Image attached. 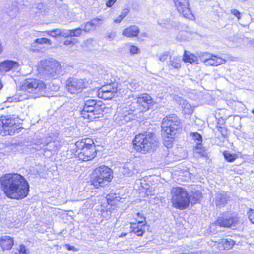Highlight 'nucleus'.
Here are the masks:
<instances>
[{"label": "nucleus", "instance_id": "1", "mask_svg": "<svg viewBox=\"0 0 254 254\" xmlns=\"http://www.w3.org/2000/svg\"><path fill=\"white\" fill-rule=\"evenodd\" d=\"M1 188L7 197L20 200L29 192V185L25 178L17 173L6 174L0 178Z\"/></svg>", "mask_w": 254, "mask_h": 254}, {"label": "nucleus", "instance_id": "2", "mask_svg": "<svg viewBox=\"0 0 254 254\" xmlns=\"http://www.w3.org/2000/svg\"><path fill=\"white\" fill-rule=\"evenodd\" d=\"M152 103V99L147 94H142L133 102H128L121 112L119 117L121 123L124 124L133 120L135 117L133 112L136 110L142 112L147 111Z\"/></svg>", "mask_w": 254, "mask_h": 254}, {"label": "nucleus", "instance_id": "3", "mask_svg": "<svg viewBox=\"0 0 254 254\" xmlns=\"http://www.w3.org/2000/svg\"><path fill=\"white\" fill-rule=\"evenodd\" d=\"M161 127L162 135L169 139H172L182 130L181 120L175 114H170L163 119Z\"/></svg>", "mask_w": 254, "mask_h": 254}, {"label": "nucleus", "instance_id": "4", "mask_svg": "<svg viewBox=\"0 0 254 254\" xmlns=\"http://www.w3.org/2000/svg\"><path fill=\"white\" fill-rule=\"evenodd\" d=\"M75 145L76 150L75 155L80 160L87 161L93 159L96 155L95 146L92 140L85 138L77 141Z\"/></svg>", "mask_w": 254, "mask_h": 254}, {"label": "nucleus", "instance_id": "5", "mask_svg": "<svg viewBox=\"0 0 254 254\" xmlns=\"http://www.w3.org/2000/svg\"><path fill=\"white\" fill-rule=\"evenodd\" d=\"M41 64L42 67L39 69L40 76L45 80L56 78L59 75L64 74L62 67L57 61L46 60Z\"/></svg>", "mask_w": 254, "mask_h": 254}, {"label": "nucleus", "instance_id": "6", "mask_svg": "<svg viewBox=\"0 0 254 254\" xmlns=\"http://www.w3.org/2000/svg\"><path fill=\"white\" fill-rule=\"evenodd\" d=\"M113 171L105 165L100 166L94 170L91 176L92 184L96 188L103 187L111 181Z\"/></svg>", "mask_w": 254, "mask_h": 254}, {"label": "nucleus", "instance_id": "7", "mask_svg": "<svg viewBox=\"0 0 254 254\" xmlns=\"http://www.w3.org/2000/svg\"><path fill=\"white\" fill-rule=\"evenodd\" d=\"M152 133H141L136 135L133 141L134 149L139 152L145 153L156 146V142Z\"/></svg>", "mask_w": 254, "mask_h": 254}, {"label": "nucleus", "instance_id": "8", "mask_svg": "<svg viewBox=\"0 0 254 254\" xmlns=\"http://www.w3.org/2000/svg\"><path fill=\"white\" fill-rule=\"evenodd\" d=\"M105 105L101 101H97L94 99H89L85 101L81 115L84 119L89 121L99 118L98 115L102 112Z\"/></svg>", "mask_w": 254, "mask_h": 254}, {"label": "nucleus", "instance_id": "9", "mask_svg": "<svg viewBox=\"0 0 254 254\" xmlns=\"http://www.w3.org/2000/svg\"><path fill=\"white\" fill-rule=\"evenodd\" d=\"M172 203L174 207L180 210L187 208L190 202L186 190L181 187H174L171 190Z\"/></svg>", "mask_w": 254, "mask_h": 254}, {"label": "nucleus", "instance_id": "10", "mask_svg": "<svg viewBox=\"0 0 254 254\" xmlns=\"http://www.w3.org/2000/svg\"><path fill=\"white\" fill-rule=\"evenodd\" d=\"M18 118L14 116H3L0 117V130L4 131L5 134L12 135L18 133L22 128L18 123Z\"/></svg>", "mask_w": 254, "mask_h": 254}, {"label": "nucleus", "instance_id": "11", "mask_svg": "<svg viewBox=\"0 0 254 254\" xmlns=\"http://www.w3.org/2000/svg\"><path fill=\"white\" fill-rule=\"evenodd\" d=\"M22 88L26 92L33 94L35 98L45 96L47 90L45 84L42 81L36 79L25 80Z\"/></svg>", "mask_w": 254, "mask_h": 254}, {"label": "nucleus", "instance_id": "12", "mask_svg": "<svg viewBox=\"0 0 254 254\" xmlns=\"http://www.w3.org/2000/svg\"><path fill=\"white\" fill-rule=\"evenodd\" d=\"M87 86V82L85 79L70 77L65 82V88L71 94L79 93Z\"/></svg>", "mask_w": 254, "mask_h": 254}, {"label": "nucleus", "instance_id": "13", "mask_svg": "<svg viewBox=\"0 0 254 254\" xmlns=\"http://www.w3.org/2000/svg\"><path fill=\"white\" fill-rule=\"evenodd\" d=\"M174 2L177 11L184 17L191 20L194 18L189 0H174Z\"/></svg>", "mask_w": 254, "mask_h": 254}, {"label": "nucleus", "instance_id": "14", "mask_svg": "<svg viewBox=\"0 0 254 254\" xmlns=\"http://www.w3.org/2000/svg\"><path fill=\"white\" fill-rule=\"evenodd\" d=\"M237 221L236 217L233 216L231 213H227L219 217L215 222L211 224L210 228L213 229L217 226L221 227H230L234 226Z\"/></svg>", "mask_w": 254, "mask_h": 254}, {"label": "nucleus", "instance_id": "15", "mask_svg": "<svg viewBox=\"0 0 254 254\" xmlns=\"http://www.w3.org/2000/svg\"><path fill=\"white\" fill-rule=\"evenodd\" d=\"M20 70V64L16 61L5 60L0 63V71L1 73H4L10 71L18 72Z\"/></svg>", "mask_w": 254, "mask_h": 254}, {"label": "nucleus", "instance_id": "16", "mask_svg": "<svg viewBox=\"0 0 254 254\" xmlns=\"http://www.w3.org/2000/svg\"><path fill=\"white\" fill-rule=\"evenodd\" d=\"M202 60L206 65L210 66H218L224 64L226 62L224 59L220 57L211 55L207 53L203 55Z\"/></svg>", "mask_w": 254, "mask_h": 254}, {"label": "nucleus", "instance_id": "17", "mask_svg": "<svg viewBox=\"0 0 254 254\" xmlns=\"http://www.w3.org/2000/svg\"><path fill=\"white\" fill-rule=\"evenodd\" d=\"M229 199L226 192L222 191L216 193L214 202L216 206L221 208L225 206Z\"/></svg>", "mask_w": 254, "mask_h": 254}, {"label": "nucleus", "instance_id": "18", "mask_svg": "<svg viewBox=\"0 0 254 254\" xmlns=\"http://www.w3.org/2000/svg\"><path fill=\"white\" fill-rule=\"evenodd\" d=\"M145 224H143V221H139L138 223H131L130 228L131 231L138 236H142L145 232Z\"/></svg>", "mask_w": 254, "mask_h": 254}, {"label": "nucleus", "instance_id": "19", "mask_svg": "<svg viewBox=\"0 0 254 254\" xmlns=\"http://www.w3.org/2000/svg\"><path fill=\"white\" fill-rule=\"evenodd\" d=\"M0 245L3 250H8L12 248L14 245V240L12 237L5 235L1 237Z\"/></svg>", "mask_w": 254, "mask_h": 254}, {"label": "nucleus", "instance_id": "20", "mask_svg": "<svg viewBox=\"0 0 254 254\" xmlns=\"http://www.w3.org/2000/svg\"><path fill=\"white\" fill-rule=\"evenodd\" d=\"M139 32V28L136 25H131L124 29L123 35L127 37H135L138 36Z\"/></svg>", "mask_w": 254, "mask_h": 254}, {"label": "nucleus", "instance_id": "21", "mask_svg": "<svg viewBox=\"0 0 254 254\" xmlns=\"http://www.w3.org/2000/svg\"><path fill=\"white\" fill-rule=\"evenodd\" d=\"M36 144H37L38 146H39V149H41L43 148L45 146H47L46 148H44V150H47L49 151H56L57 149V147L55 146V142L53 141H49L47 142L45 141L42 140L41 142H37Z\"/></svg>", "mask_w": 254, "mask_h": 254}, {"label": "nucleus", "instance_id": "22", "mask_svg": "<svg viewBox=\"0 0 254 254\" xmlns=\"http://www.w3.org/2000/svg\"><path fill=\"white\" fill-rule=\"evenodd\" d=\"M115 91H108V90H104L99 89L98 90V96L100 98L104 100L111 99L115 95Z\"/></svg>", "mask_w": 254, "mask_h": 254}, {"label": "nucleus", "instance_id": "23", "mask_svg": "<svg viewBox=\"0 0 254 254\" xmlns=\"http://www.w3.org/2000/svg\"><path fill=\"white\" fill-rule=\"evenodd\" d=\"M234 241L231 239H221L219 240V244L222 245L224 249H230L234 245Z\"/></svg>", "mask_w": 254, "mask_h": 254}, {"label": "nucleus", "instance_id": "24", "mask_svg": "<svg viewBox=\"0 0 254 254\" xmlns=\"http://www.w3.org/2000/svg\"><path fill=\"white\" fill-rule=\"evenodd\" d=\"M193 154L194 157H199L200 156H205L206 152L202 147L201 144H196V146L194 148Z\"/></svg>", "mask_w": 254, "mask_h": 254}, {"label": "nucleus", "instance_id": "25", "mask_svg": "<svg viewBox=\"0 0 254 254\" xmlns=\"http://www.w3.org/2000/svg\"><path fill=\"white\" fill-rule=\"evenodd\" d=\"M134 165L132 163H127L125 165L122 172L126 175L131 176L134 174Z\"/></svg>", "mask_w": 254, "mask_h": 254}, {"label": "nucleus", "instance_id": "26", "mask_svg": "<svg viewBox=\"0 0 254 254\" xmlns=\"http://www.w3.org/2000/svg\"><path fill=\"white\" fill-rule=\"evenodd\" d=\"M181 59L180 57L170 58L169 65H171L173 68L178 69L181 67Z\"/></svg>", "mask_w": 254, "mask_h": 254}, {"label": "nucleus", "instance_id": "27", "mask_svg": "<svg viewBox=\"0 0 254 254\" xmlns=\"http://www.w3.org/2000/svg\"><path fill=\"white\" fill-rule=\"evenodd\" d=\"M202 194L198 190L192 191V194L190 196V202L191 203H196L201 198Z\"/></svg>", "mask_w": 254, "mask_h": 254}, {"label": "nucleus", "instance_id": "28", "mask_svg": "<svg viewBox=\"0 0 254 254\" xmlns=\"http://www.w3.org/2000/svg\"><path fill=\"white\" fill-rule=\"evenodd\" d=\"M182 107L183 109V111L186 114H190L193 111V109L190 104L188 103L185 101H183Z\"/></svg>", "mask_w": 254, "mask_h": 254}, {"label": "nucleus", "instance_id": "29", "mask_svg": "<svg viewBox=\"0 0 254 254\" xmlns=\"http://www.w3.org/2000/svg\"><path fill=\"white\" fill-rule=\"evenodd\" d=\"M223 155L225 159L230 162H233L236 158L235 154H231L229 151H225Z\"/></svg>", "mask_w": 254, "mask_h": 254}, {"label": "nucleus", "instance_id": "30", "mask_svg": "<svg viewBox=\"0 0 254 254\" xmlns=\"http://www.w3.org/2000/svg\"><path fill=\"white\" fill-rule=\"evenodd\" d=\"M183 59L185 62H189L191 64L196 61V58L194 55H188L186 52L185 53Z\"/></svg>", "mask_w": 254, "mask_h": 254}, {"label": "nucleus", "instance_id": "31", "mask_svg": "<svg viewBox=\"0 0 254 254\" xmlns=\"http://www.w3.org/2000/svg\"><path fill=\"white\" fill-rule=\"evenodd\" d=\"M43 33H46L53 37H58L60 36V29H55L53 30L43 32Z\"/></svg>", "mask_w": 254, "mask_h": 254}, {"label": "nucleus", "instance_id": "32", "mask_svg": "<svg viewBox=\"0 0 254 254\" xmlns=\"http://www.w3.org/2000/svg\"><path fill=\"white\" fill-rule=\"evenodd\" d=\"M128 13V10L127 9H125L123 10L120 15L114 20V22L116 23H120L122 19L125 17Z\"/></svg>", "mask_w": 254, "mask_h": 254}, {"label": "nucleus", "instance_id": "33", "mask_svg": "<svg viewBox=\"0 0 254 254\" xmlns=\"http://www.w3.org/2000/svg\"><path fill=\"white\" fill-rule=\"evenodd\" d=\"M81 28L83 31L88 32L94 28V27L92 25L91 21H89L84 23L83 25H82Z\"/></svg>", "mask_w": 254, "mask_h": 254}, {"label": "nucleus", "instance_id": "34", "mask_svg": "<svg viewBox=\"0 0 254 254\" xmlns=\"http://www.w3.org/2000/svg\"><path fill=\"white\" fill-rule=\"evenodd\" d=\"M14 254H27L26 247L24 245H21L14 252Z\"/></svg>", "mask_w": 254, "mask_h": 254}, {"label": "nucleus", "instance_id": "35", "mask_svg": "<svg viewBox=\"0 0 254 254\" xmlns=\"http://www.w3.org/2000/svg\"><path fill=\"white\" fill-rule=\"evenodd\" d=\"M82 31V28L80 27L71 30V37H79L81 35Z\"/></svg>", "mask_w": 254, "mask_h": 254}, {"label": "nucleus", "instance_id": "36", "mask_svg": "<svg viewBox=\"0 0 254 254\" xmlns=\"http://www.w3.org/2000/svg\"><path fill=\"white\" fill-rule=\"evenodd\" d=\"M103 21V18L100 17L94 18L92 19L90 21L92 23L94 28H95L96 26L100 25L102 24Z\"/></svg>", "mask_w": 254, "mask_h": 254}, {"label": "nucleus", "instance_id": "37", "mask_svg": "<svg viewBox=\"0 0 254 254\" xmlns=\"http://www.w3.org/2000/svg\"><path fill=\"white\" fill-rule=\"evenodd\" d=\"M35 42L39 44H51V40L46 38H37L35 40Z\"/></svg>", "mask_w": 254, "mask_h": 254}, {"label": "nucleus", "instance_id": "38", "mask_svg": "<svg viewBox=\"0 0 254 254\" xmlns=\"http://www.w3.org/2000/svg\"><path fill=\"white\" fill-rule=\"evenodd\" d=\"M192 137L193 138V139H194L195 141H197L196 142V144H201L202 138L201 135L199 133L197 132L192 133Z\"/></svg>", "mask_w": 254, "mask_h": 254}, {"label": "nucleus", "instance_id": "39", "mask_svg": "<svg viewBox=\"0 0 254 254\" xmlns=\"http://www.w3.org/2000/svg\"><path fill=\"white\" fill-rule=\"evenodd\" d=\"M60 36L64 38L71 37V30L60 29Z\"/></svg>", "mask_w": 254, "mask_h": 254}, {"label": "nucleus", "instance_id": "40", "mask_svg": "<svg viewBox=\"0 0 254 254\" xmlns=\"http://www.w3.org/2000/svg\"><path fill=\"white\" fill-rule=\"evenodd\" d=\"M100 89H102V90H108L109 92V91L110 92V91H115V93H117V88H114L110 84L107 85H105V86H103Z\"/></svg>", "mask_w": 254, "mask_h": 254}, {"label": "nucleus", "instance_id": "41", "mask_svg": "<svg viewBox=\"0 0 254 254\" xmlns=\"http://www.w3.org/2000/svg\"><path fill=\"white\" fill-rule=\"evenodd\" d=\"M248 218L252 223L254 224V210L250 209L248 213Z\"/></svg>", "mask_w": 254, "mask_h": 254}, {"label": "nucleus", "instance_id": "42", "mask_svg": "<svg viewBox=\"0 0 254 254\" xmlns=\"http://www.w3.org/2000/svg\"><path fill=\"white\" fill-rule=\"evenodd\" d=\"M106 198H107V200L108 202L109 203L110 201H112L113 200L116 199L117 197L116 194L115 193H111L107 195Z\"/></svg>", "mask_w": 254, "mask_h": 254}, {"label": "nucleus", "instance_id": "43", "mask_svg": "<svg viewBox=\"0 0 254 254\" xmlns=\"http://www.w3.org/2000/svg\"><path fill=\"white\" fill-rule=\"evenodd\" d=\"M168 53L167 52H164L159 57V60L161 62H164L168 59Z\"/></svg>", "mask_w": 254, "mask_h": 254}, {"label": "nucleus", "instance_id": "44", "mask_svg": "<svg viewBox=\"0 0 254 254\" xmlns=\"http://www.w3.org/2000/svg\"><path fill=\"white\" fill-rule=\"evenodd\" d=\"M139 51V48L135 46H131L130 47V52L132 54H137Z\"/></svg>", "mask_w": 254, "mask_h": 254}, {"label": "nucleus", "instance_id": "45", "mask_svg": "<svg viewBox=\"0 0 254 254\" xmlns=\"http://www.w3.org/2000/svg\"><path fill=\"white\" fill-rule=\"evenodd\" d=\"M20 100H21L19 99L18 98H17L16 96L9 97H8L7 99V102H17L19 101Z\"/></svg>", "mask_w": 254, "mask_h": 254}, {"label": "nucleus", "instance_id": "46", "mask_svg": "<svg viewBox=\"0 0 254 254\" xmlns=\"http://www.w3.org/2000/svg\"><path fill=\"white\" fill-rule=\"evenodd\" d=\"M232 13L235 15L238 19L240 18V12L236 9H232L231 10Z\"/></svg>", "mask_w": 254, "mask_h": 254}, {"label": "nucleus", "instance_id": "47", "mask_svg": "<svg viewBox=\"0 0 254 254\" xmlns=\"http://www.w3.org/2000/svg\"><path fill=\"white\" fill-rule=\"evenodd\" d=\"M117 0H108L106 5L108 7H112L116 2Z\"/></svg>", "mask_w": 254, "mask_h": 254}, {"label": "nucleus", "instance_id": "48", "mask_svg": "<svg viewBox=\"0 0 254 254\" xmlns=\"http://www.w3.org/2000/svg\"><path fill=\"white\" fill-rule=\"evenodd\" d=\"M65 248L69 251H77V249L75 248L74 246H71L69 244H66L65 245Z\"/></svg>", "mask_w": 254, "mask_h": 254}, {"label": "nucleus", "instance_id": "49", "mask_svg": "<svg viewBox=\"0 0 254 254\" xmlns=\"http://www.w3.org/2000/svg\"><path fill=\"white\" fill-rule=\"evenodd\" d=\"M73 43V41L71 40H66L64 42V44L65 45H70Z\"/></svg>", "mask_w": 254, "mask_h": 254}, {"label": "nucleus", "instance_id": "50", "mask_svg": "<svg viewBox=\"0 0 254 254\" xmlns=\"http://www.w3.org/2000/svg\"><path fill=\"white\" fill-rule=\"evenodd\" d=\"M224 129L223 127H219L218 128V130L221 133L223 136H225Z\"/></svg>", "mask_w": 254, "mask_h": 254}, {"label": "nucleus", "instance_id": "51", "mask_svg": "<svg viewBox=\"0 0 254 254\" xmlns=\"http://www.w3.org/2000/svg\"><path fill=\"white\" fill-rule=\"evenodd\" d=\"M3 52V46L1 43H0V55Z\"/></svg>", "mask_w": 254, "mask_h": 254}, {"label": "nucleus", "instance_id": "52", "mask_svg": "<svg viewBox=\"0 0 254 254\" xmlns=\"http://www.w3.org/2000/svg\"><path fill=\"white\" fill-rule=\"evenodd\" d=\"M2 87H3V85L2 84V82H1V80H0V90L2 89Z\"/></svg>", "mask_w": 254, "mask_h": 254}, {"label": "nucleus", "instance_id": "53", "mask_svg": "<svg viewBox=\"0 0 254 254\" xmlns=\"http://www.w3.org/2000/svg\"><path fill=\"white\" fill-rule=\"evenodd\" d=\"M126 235V233H122L121 235V236H122V237L125 236Z\"/></svg>", "mask_w": 254, "mask_h": 254}, {"label": "nucleus", "instance_id": "54", "mask_svg": "<svg viewBox=\"0 0 254 254\" xmlns=\"http://www.w3.org/2000/svg\"><path fill=\"white\" fill-rule=\"evenodd\" d=\"M252 113L254 115V109L252 111Z\"/></svg>", "mask_w": 254, "mask_h": 254}, {"label": "nucleus", "instance_id": "55", "mask_svg": "<svg viewBox=\"0 0 254 254\" xmlns=\"http://www.w3.org/2000/svg\"><path fill=\"white\" fill-rule=\"evenodd\" d=\"M137 215H138V216H139V215H140V213H137Z\"/></svg>", "mask_w": 254, "mask_h": 254}, {"label": "nucleus", "instance_id": "56", "mask_svg": "<svg viewBox=\"0 0 254 254\" xmlns=\"http://www.w3.org/2000/svg\"><path fill=\"white\" fill-rule=\"evenodd\" d=\"M168 142H172V141H170V140H168Z\"/></svg>", "mask_w": 254, "mask_h": 254}, {"label": "nucleus", "instance_id": "57", "mask_svg": "<svg viewBox=\"0 0 254 254\" xmlns=\"http://www.w3.org/2000/svg\"><path fill=\"white\" fill-rule=\"evenodd\" d=\"M253 46L254 47V42L253 43Z\"/></svg>", "mask_w": 254, "mask_h": 254}, {"label": "nucleus", "instance_id": "58", "mask_svg": "<svg viewBox=\"0 0 254 254\" xmlns=\"http://www.w3.org/2000/svg\"><path fill=\"white\" fill-rule=\"evenodd\" d=\"M144 222H146V221H144ZM145 224H146V223H144Z\"/></svg>", "mask_w": 254, "mask_h": 254}]
</instances>
